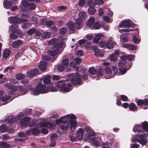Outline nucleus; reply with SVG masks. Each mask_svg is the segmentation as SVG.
<instances>
[{
    "label": "nucleus",
    "instance_id": "f257e3e1",
    "mask_svg": "<svg viewBox=\"0 0 148 148\" xmlns=\"http://www.w3.org/2000/svg\"><path fill=\"white\" fill-rule=\"evenodd\" d=\"M55 85L56 88L53 86V84H51L48 87L50 91L56 92L59 90L62 91L66 92L71 90L73 87L71 83H66L65 80L58 81L55 83Z\"/></svg>",
    "mask_w": 148,
    "mask_h": 148
},
{
    "label": "nucleus",
    "instance_id": "f03ea898",
    "mask_svg": "<svg viewBox=\"0 0 148 148\" xmlns=\"http://www.w3.org/2000/svg\"><path fill=\"white\" fill-rule=\"evenodd\" d=\"M48 86H47V89L45 85L39 83L35 88L32 89V93L35 95H38L40 94H42L50 91L48 88Z\"/></svg>",
    "mask_w": 148,
    "mask_h": 148
},
{
    "label": "nucleus",
    "instance_id": "7ed1b4c3",
    "mask_svg": "<svg viewBox=\"0 0 148 148\" xmlns=\"http://www.w3.org/2000/svg\"><path fill=\"white\" fill-rule=\"evenodd\" d=\"M36 5L33 3H29L27 0H22L20 5V10L25 12L35 9Z\"/></svg>",
    "mask_w": 148,
    "mask_h": 148
},
{
    "label": "nucleus",
    "instance_id": "20e7f679",
    "mask_svg": "<svg viewBox=\"0 0 148 148\" xmlns=\"http://www.w3.org/2000/svg\"><path fill=\"white\" fill-rule=\"evenodd\" d=\"M58 40L56 38L51 39L48 42L49 44L52 45L53 47L59 54L62 51L63 49L61 48L63 46L64 43L62 42H57Z\"/></svg>",
    "mask_w": 148,
    "mask_h": 148
},
{
    "label": "nucleus",
    "instance_id": "39448f33",
    "mask_svg": "<svg viewBox=\"0 0 148 148\" xmlns=\"http://www.w3.org/2000/svg\"><path fill=\"white\" fill-rule=\"evenodd\" d=\"M69 79L72 84L79 86L82 84L81 76L78 73H74L70 75Z\"/></svg>",
    "mask_w": 148,
    "mask_h": 148
},
{
    "label": "nucleus",
    "instance_id": "423d86ee",
    "mask_svg": "<svg viewBox=\"0 0 148 148\" xmlns=\"http://www.w3.org/2000/svg\"><path fill=\"white\" fill-rule=\"evenodd\" d=\"M9 20L11 23L14 24L20 23L28 21V20L23 19L21 18H17L16 17H10Z\"/></svg>",
    "mask_w": 148,
    "mask_h": 148
},
{
    "label": "nucleus",
    "instance_id": "0eeeda50",
    "mask_svg": "<svg viewBox=\"0 0 148 148\" xmlns=\"http://www.w3.org/2000/svg\"><path fill=\"white\" fill-rule=\"evenodd\" d=\"M119 26L120 27L130 28L133 27L134 25L130 20H125L120 23Z\"/></svg>",
    "mask_w": 148,
    "mask_h": 148
},
{
    "label": "nucleus",
    "instance_id": "6e6552de",
    "mask_svg": "<svg viewBox=\"0 0 148 148\" xmlns=\"http://www.w3.org/2000/svg\"><path fill=\"white\" fill-rule=\"evenodd\" d=\"M29 121V118L28 117H25L22 119L20 121V123L22 128L27 127Z\"/></svg>",
    "mask_w": 148,
    "mask_h": 148
},
{
    "label": "nucleus",
    "instance_id": "1a4fd4ad",
    "mask_svg": "<svg viewBox=\"0 0 148 148\" xmlns=\"http://www.w3.org/2000/svg\"><path fill=\"white\" fill-rule=\"evenodd\" d=\"M28 77L30 78L33 77L37 75L39 73V70L38 69H34L30 72L28 71Z\"/></svg>",
    "mask_w": 148,
    "mask_h": 148
},
{
    "label": "nucleus",
    "instance_id": "9d476101",
    "mask_svg": "<svg viewBox=\"0 0 148 148\" xmlns=\"http://www.w3.org/2000/svg\"><path fill=\"white\" fill-rule=\"evenodd\" d=\"M114 143V140L112 138L110 142L107 141L103 143L101 145L102 148H111Z\"/></svg>",
    "mask_w": 148,
    "mask_h": 148
},
{
    "label": "nucleus",
    "instance_id": "9b49d317",
    "mask_svg": "<svg viewBox=\"0 0 148 148\" xmlns=\"http://www.w3.org/2000/svg\"><path fill=\"white\" fill-rule=\"evenodd\" d=\"M93 49L94 51V55L96 56L100 57L103 56V53L97 47H94Z\"/></svg>",
    "mask_w": 148,
    "mask_h": 148
},
{
    "label": "nucleus",
    "instance_id": "f8f14e48",
    "mask_svg": "<svg viewBox=\"0 0 148 148\" xmlns=\"http://www.w3.org/2000/svg\"><path fill=\"white\" fill-rule=\"evenodd\" d=\"M95 19L94 17H90L88 21L86 22V24L87 27H89L90 29H93V25H94Z\"/></svg>",
    "mask_w": 148,
    "mask_h": 148
},
{
    "label": "nucleus",
    "instance_id": "ddd939ff",
    "mask_svg": "<svg viewBox=\"0 0 148 148\" xmlns=\"http://www.w3.org/2000/svg\"><path fill=\"white\" fill-rule=\"evenodd\" d=\"M131 66L132 65L130 64L127 65L126 67H119V73L122 75L125 74L126 72L127 71L131 68Z\"/></svg>",
    "mask_w": 148,
    "mask_h": 148
},
{
    "label": "nucleus",
    "instance_id": "4468645a",
    "mask_svg": "<svg viewBox=\"0 0 148 148\" xmlns=\"http://www.w3.org/2000/svg\"><path fill=\"white\" fill-rule=\"evenodd\" d=\"M13 3L14 2L12 0H5L3 2V5L4 8L8 9L12 7Z\"/></svg>",
    "mask_w": 148,
    "mask_h": 148
},
{
    "label": "nucleus",
    "instance_id": "2eb2a0df",
    "mask_svg": "<svg viewBox=\"0 0 148 148\" xmlns=\"http://www.w3.org/2000/svg\"><path fill=\"white\" fill-rule=\"evenodd\" d=\"M47 63L45 61H42L38 65L39 69L41 71H44L47 69Z\"/></svg>",
    "mask_w": 148,
    "mask_h": 148
},
{
    "label": "nucleus",
    "instance_id": "dca6fc26",
    "mask_svg": "<svg viewBox=\"0 0 148 148\" xmlns=\"http://www.w3.org/2000/svg\"><path fill=\"white\" fill-rule=\"evenodd\" d=\"M99 137H94L92 141V143L93 145L94 146L97 147V146H100L101 145L99 142V140H100Z\"/></svg>",
    "mask_w": 148,
    "mask_h": 148
},
{
    "label": "nucleus",
    "instance_id": "f3484780",
    "mask_svg": "<svg viewBox=\"0 0 148 148\" xmlns=\"http://www.w3.org/2000/svg\"><path fill=\"white\" fill-rule=\"evenodd\" d=\"M84 132V130L82 128L79 129L77 131V136L79 140H81L82 138Z\"/></svg>",
    "mask_w": 148,
    "mask_h": 148
},
{
    "label": "nucleus",
    "instance_id": "a211bd4d",
    "mask_svg": "<svg viewBox=\"0 0 148 148\" xmlns=\"http://www.w3.org/2000/svg\"><path fill=\"white\" fill-rule=\"evenodd\" d=\"M69 127V123L67 122H64L60 126V127L62 130H67Z\"/></svg>",
    "mask_w": 148,
    "mask_h": 148
},
{
    "label": "nucleus",
    "instance_id": "6ab92c4d",
    "mask_svg": "<svg viewBox=\"0 0 148 148\" xmlns=\"http://www.w3.org/2000/svg\"><path fill=\"white\" fill-rule=\"evenodd\" d=\"M67 27L70 31H73L75 29V24L72 21H70L66 25Z\"/></svg>",
    "mask_w": 148,
    "mask_h": 148
},
{
    "label": "nucleus",
    "instance_id": "aec40b11",
    "mask_svg": "<svg viewBox=\"0 0 148 148\" xmlns=\"http://www.w3.org/2000/svg\"><path fill=\"white\" fill-rule=\"evenodd\" d=\"M51 77L50 75H47L44 77L43 82L45 84H48L51 83Z\"/></svg>",
    "mask_w": 148,
    "mask_h": 148
},
{
    "label": "nucleus",
    "instance_id": "412c9836",
    "mask_svg": "<svg viewBox=\"0 0 148 148\" xmlns=\"http://www.w3.org/2000/svg\"><path fill=\"white\" fill-rule=\"evenodd\" d=\"M123 47L124 48H128L129 49L131 50H135L136 49V46L130 44H125L123 45Z\"/></svg>",
    "mask_w": 148,
    "mask_h": 148
},
{
    "label": "nucleus",
    "instance_id": "4be33fe9",
    "mask_svg": "<svg viewBox=\"0 0 148 148\" xmlns=\"http://www.w3.org/2000/svg\"><path fill=\"white\" fill-rule=\"evenodd\" d=\"M23 43V41L20 40L15 41L12 44V47L14 48H17L19 45H22Z\"/></svg>",
    "mask_w": 148,
    "mask_h": 148
},
{
    "label": "nucleus",
    "instance_id": "5701e85b",
    "mask_svg": "<svg viewBox=\"0 0 148 148\" xmlns=\"http://www.w3.org/2000/svg\"><path fill=\"white\" fill-rule=\"evenodd\" d=\"M129 109L130 110L132 111H136L138 108L136 105L134 103H131L129 106Z\"/></svg>",
    "mask_w": 148,
    "mask_h": 148
},
{
    "label": "nucleus",
    "instance_id": "b1692460",
    "mask_svg": "<svg viewBox=\"0 0 148 148\" xmlns=\"http://www.w3.org/2000/svg\"><path fill=\"white\" fill-rule=\"evenodd\" d=\"M135 56L132 55H124L122 56L123 59H126V60H128L129 61H132L134 60Z\"/></svg>",
    "mask_w": 148,
    "mask_h": 148
},
{
    "label": "nucleus",
    "instance_id": "393cba45",
    "mask_svg": "<svg viewBox=\"0 0 148 148\" xmlns=\"http://www.w3.org/2000/svg\"><path fill=\"white\" fill-rule=\"evenodd\" d=\"M120 59L121 60L119 62V67H126L125 66L126 65V59H122V56H121Z\"/></svg>",
    "mask_w": 148,
    "mask_h": 148
},
{
    "label": "nucleus",
    "instance_id": "a878e982",
    "mask_svg": "<svg viewBox=\"0 0 148 148\" xmlns=\"http://www.w3.org/2000/svg\"><path fill=\"white\" fill-rule=\"evenodd\" d=\"M10 145L7 143L3 141L0 142V148H10Z\"/></svg>",
    "mask_w": 148,
    "mask_h": 148
},
{
    "label": "nucleus",
    "instance_id": "bb28decb",
    "mask_svg": "<svg viewBox=\"0 0 148 148\" xmlns=\"http://www.w3.org/2000/svg\"><path fill=\"white\" fill-rule=\"evenodd\" d=\"M11 52V51L9 49H5L3 53V57L4 58H7L10 56Z\"/></svg>",
    "mask_w": 148,
    "mask_h": 148
},
{
    "label": "nucleus",
    "instance_id": "cd10ccee",
    "mask_svg": "<svg viewBox=\"0 0 148 148\" xmlns=\"http://www.w3.org/2000/svg\"><path fill=\"white\" fill-rule=\"evenodd\" d=\"M101 37L102 35L101 34H97L93 39V42L96 43H98L99 41L100 40Z\"/></svg>",
    "mask_w": 148,
    "mask_h": 148
},
{
    "label": "nucleus",
    "instance_id": "c85d7f7f",
    "mask_svg": "<svg viewBox=\"0 0 148 148\" xmlns=\"http://www.w3.org/2000/svg\"><path fill=\"white\" fill-rule=\"evenodd\" d=\"M88 11L90 14L93 15L95 13L96 10L93 6H90L88 8Z\"/></svg>",
    "mask_w": 148,
    "mask_h": 148
},
{
    "label": "nucleus",
    "instance_id": "c756f323",
    "mask_svg": "<svg viewBox=\"0 0 148 148\" xmlns=\"http://www.w3.org/2000/svg\"><path fill=\"white\" fill-rule=\"evenodd\" d=\"M32 135L34 136H37L38 135L40 132V130L36 128L32 129Z\"/></svg>",
    "mask_w": 148,
    "mask_h": 148
},
{
    "label": "nucleus",
    "instance_id": "7c9ffc66",
    "mask_svg": "<svg viewBox=\"0 0 148 148\" xmlns=\"http://www.w3.org/2000/svg\"><path fill=\"white\" fill-rule=\"evenodd\" d=\"M70 121L71 126L70 128L71 130L73 128L74 130L77 125V122L75 120H70Z\"/></svg>",
    "mask_w": 148,
    "mask_h": 148
},
{
    "label": "nucleus",
    "instance_id": "2f4dec72",
    "mask_svg": "<svg viewBox=\"0 0 148 148\" xmlns=\"http://www.w3.org/2000/svg\"><path fill=\"white\" fill-rule=\"evenodd\" d=\"M69 64V60L68 58L66 57H64L62 59V64L65 66H68Z\"/></svg>",
    "mask_w": 148,
    "mask_h": 148
},
{
    "label": "nucleus",
    "instance_id": "473e14b6",
    "mask_svg": "<svg viewBox=\"0 0 148 148\" xmlns=\"http://www.w3.org/2000/svg\"><path fill=\"white\" fill-rule=\"evenodd\" d=\"M48 53L49 55L52 56L53 57L55 56L57 54H59L56 51H53L52 50H49L48 51Z\"/></svg>",
    "mask_w": 148,
    "mask_h": 148
},
{
    "label": "nucleus",
    "instance_id": "72a5a7b5",
    "mask_svg": "<svg viewBox=\"0 0 148 148\" xmlns=\"http://www.w3.org/2000/svg\"><path fill=\"white\" fill-rule=\"evenodd\" d=\"M143 129L145 131L148 132V123L147 121L143 122L142 124Z\"/></svg>",
    "mask_w": 148,
    "mask_h": 148
},
{
    "label": "nucleus",
    "instance_id": "f704fd0d",
    "mask_svg": "<svg viewBox=\"0 0 148 148\" xmlns=\"http://www.w3.org/2000/svg\"><path fill=\"white\" fill-rule=\"evenodd\" d=\"M67 29L66 28L63 27L61 28L59 30V33L61 35L65 34L67 32Z\"/></svg>",
    "mask_w": 148,
    "mask_h": 148
},
{
    "label": "nucleus",
    "instance_id": "c9c22d12",
    "mask_svg": "<svg viewBox=\"0 0 148 148\" xmlns=\"http://www.w3.org/2000/svg\"><path fill=\"white\" fill-rule=\"evenodd\" d=\"M31 26V25L29 23H23L21 25L23 28L25 29L29 28Z\"/></svg>",
    "mask_w": 148,
    "mask_h": 148
},
{
    "label": "nucleus",
    "instance_id": "e433bc0d",
    "mask_svg": "<svg viewBox=\"0 0 148 148\" xmlns=\"http://www.w3.org/2000/svg\"><path fill=\"white\" fill-rule=\"evenodd\" d=\"M106 48L109 49H112L114 47V44L112 42H110L108 41H106Z\"/></svg>",
    "mask_w": 148,
    "mask_h": 148
},
{
    "label": "nucleus",
    "instance_id": "4c0bfd02",
    "mask_svg": "<svg viewBox=\"0 0 148 148\" xmlns=\"http://www.w3.org/2000/svg\"><path fill=\"white\" fill-rule=\"evenodd\" d=\"M88 71L92 75L95 74L97 72L96 69L93 67L90 68L88 69Z\"/></svg>",
    "mask_w": 148,
    "mask_h": 148
},
{
    "label": "nucleus",
    "instance_id": "58836bf2",
    "mask_svg": "<svg viewBox=\"0 0 148 148\" xmlns=\"http://www.w3.org/2000/svg\"><path fill=\"white\" fill-rule=\"evenodd\" d=\"M8 128L4 125H3L0 126V130L2 133L6 132Z\"/></svg>",
    "mask_w": 148,
    "mask_h": 148
},
{
    "label": "nucleus",
    "instance_id": "ea45409f",
    "mask_svg": "<svg viewBox=\"0 0 148 148\" xmlns=\"http://www.w3.org/2000/svg\"><path fill=\"white\" fill-rule=\"evenodd\" d=\"M66 119V116H63L62 117H60V118L57 119L56 120V124H62L64 122L63 120L62 119Z\"/></svg>",
    "mask_w": 148,
    "mask_h": 148
},
{
    "label": "nucleus",
    "instance_id": "a19ab883",
    "mask_svg": "<svg viewBox=\"0 0 148 148\" xmlns=\"http://www.w3.org/2000/svg\"><path fill=\"white\" fill-rule=\"evenodd\" d=\"M106 41L101 40L100 41L99 43V46L101 48H105L106 47Z\"/></svg>",
    "mask_w": 148,
    "mask_h": 148
},
{
    "label": "nucleus",
    "instance_id": "79ce46f5",
    "mask_svg": "<svg viewBox=\"0 0 148 148\" xmlns=\"http://www.w3.org/2000/svg\"><path fill=\"white\" fill-rule=\"evenodd\" d=\"M11 97L10 96L8 95H4L1 97V99L3 102H5L10 99Z\"/></svg>",
    "mask_w": 148,
    "mask_h": 148
},
{
    "label": "nucleus",
    "instance_id": "37998d69",
    "mask_svg": "<svg viewBox=\"0 0 148 148\" xmlns=\"http://www.w3.org/2000/svg\"><path fill=\"white\" fill-rule=\"evenodd\" d=\"M65 66L63 65V64H61L57 66V69L60 72H62L65 69Z\"/></svg>",
    "mask_w": 148,
    "mask_h": 148
},
{
    "label": "nucleus",
    "instance_id": "c03bdc74",
    "mask_svg": "<svg viewBox=\"0 0 148 148\" xmlns=\"http://www.w3.org/2000/svg\"><path fill=\"white\" fill-rule=\"evenodd\" d=\"M86 13L85 12H80L79 14V18L83 20L86 17Z\"/></svg>",
    "mask_w": 148,
    "mask_h": 148
},
{
    "label": "nucleus",
    "instance_id": "a18cd8bd",
    "mask_svg": "<svg viewBox=\"0 0 148 148\" xmlns=\"http://www.w3.org/2000/svg\"><path fill=\"white\" fill-rule=\"evenodd\" d=\"M100 25L99 21L96 22L93 25L92 29H98L100 28Z\"/></svg>",
    "mask_w": 148,
    "mask_h": 148
},
{
    "label": "nucleus",
    "instance_id": "49530a36",
    "mask_svg": "<svg viewBox=\"0 0 148 148\" xmlns=\"http://www.w3.org/2000/svg\"><path fill=\"white\" fill-rule=\"evenodd\" d=\"M66 118H69L70 120H74L76 119V117L75 116L74 114H67L65 115Z\"/></svg>",
    "mask_w": 148,
    "mask_h": 148
},
{
    "label": "nucleus",
    "instance_id": "de8ad7c7",
    "mask_svg": "<svg viewBox=\"0 0 148 148\" xmlns=\"http://www.w3.org/2000/svg\"><path fill=\"white\" fill-rule=\"evenodd\" d=\"M87 4L88 5L92 6H95L96 4L95 1L93 0H88Z\"/></svg>",
    "mask_w": 148,
    "mask_h": 148
},
{
    "label": "nucleus",
    "instance_id": "09e8293b",
    "mask_svg": "<svg viewBox=\"0 0 148 148\" xmlns=\"http://www.w3.org/2000/svg\"><path fill=\"white\" fill-rule=\"evenodd\" d=\"M16 78L18 79H22L25 78L24 75L22 74L19 73L17 74L15 76Z\"/></svg>",
    "mask_w": 148,
    "mask_h": 148
},
{
    "label": "nucleus",
    "instance_id": "8fccbe9b",
    "mask_svg": "<svg viewBox=\"0 0 148 148\" xmlns=\"http://www.w3.org/2000/svg\"><path fill=\"white\" fill-rule=\"evenodd\" d=\"M36 31V29L34 28H32L29 30L27 34L29 35H31L34 34Z\"/></svg>",
    "mask_w": 148,
    "mask_h": 148
},
{
    "label": "nucleus",
    "instance_id": "3c124183",
    "mask_svg": "<svg viewBox=\"0 0 148 148\" xmlns=\"http://www.w3.org/2000/svg\"><path fill=\"white\" fill-rule=\"evenodd\" d=\"M18 90L17 87L13 85L11 89H10L11 91L10 93L11 94H13L14 93V92H16Z\"/></svg>",
    "mask_w": 148,
    "mask_h": 148
},
{
    "label": "nucleus",
    "instance_id": "603ef678",
    "mask_svg": "<svg viewBox=\"0 0 148 148\" xmlns=\"http://www.w3.org/2000/svg\"><path fill=\"white\" fill-rule=\"evenodd\" d=\"M138 142L143 145H145L147 143V140L144 139H140L138 140Z\"/></svg>",
    "mask_w": 148,
    "mask_h": 148
},
{
    "label": "nucleus",
    "instance_id": "864d4df0",
    "mask_svg": "<svg viewBox=\"0 0 148 148\" xmlns=\"http://www.w3.org/2000/svg\"><path fill=\"white\" fill-rule=\"evenodd\" d=\"M18 25L16 24H14L11 27V30L13 32L18 29Z\"/></svg>",
    "mask_w": 148,
    "mask_h": 148
},
{
    "label": "nucleus",
    "instance_id": "5fc2aeb1",
    "mask_svg": "<svg viewBox=\"0 0 148 148\" xmlns=\"http://www.w3.org/2000/svg\"><path fill=\"white\" fill-rule=\"evenodd\" d=\"M18 88L20 91L22 92L24 94H26L27 92V90L22 86H19Z\"/></svg>",
    "mask_w": 148,
    "mask_h": 148
},
{
    "label": "nucleus",
    "instance_id": "6e6d98bb",
    "mask_svg": "<svg viewBox=\"0 0 148 148\" xmlns=\"http://www.w3.org/2000/svg\"><path fill=\"white\" fill-rule=\"evenodd\" d=\"M121 99L123 101H127L128 98L127 96L124 95H121L120 96Z\"/></svg>",
    "mask_w": 148,
    "mask_h": 148
},
{
    "label": "nucleus",
    "instance_id": "4d7b16f0",
    "mask_svg": "<svg viewBox=\"0 0 148 148\" xmlns=\"http://www.w3.org/2000/svg\"><path fill=\"white\" fill-rule=\"evenodd\" d=\"M32 109H27L25 111V113L26 115H29L32 114Z\"/></svg>",
    "mask_w": 148,
    "mask_h": 148
},
{
    "label": "nucleus",
    "instance_id": "13d9d810",
    "mask_svg": "<svg viewBox=\"0 0 148 148\" xmlns=\"http://www.w3.org/2000/svg\"><path fill=\"white\" fill-rule=\"evenodd\" d=\"M136 102L138 106H141L143 105V100L138 99Z\"/></svg>",
    "mask_w": 148,
    "mask_h": 148
},
{
    "label": "nucleus",
    "instance_id": "bf43d9fd",
    "mask_svg": "<svg viewBox=\"0 0 148 148\" xmlns=\"http://www.w3.org/2000/svg\"><path fill=\"white\" fill-rule=\"evenodd\" d=\"M50 36V33L49 32H46L42 34V37L44 39L47 38Z\"/></svg>",
    "mask_w": 148,
    "mask_h": 148
},
{
    "label": "nucleus",
    "instance_id": "052dcab7",
    "mask_svg": "<svg viewBox=\"0 0 148 148\" xmlns=\"http://www.w3.org/2000/svg\"><path fill=\"white\" fill-rule=\"evenodd\" d=\"M11 138V137L8 134H4L3 136L2 139L4 140L10 139Z\"/></svg>",
    "mask_w": 148,
    "mask_h": 148
},
{
    "label": "nucleus",
    "instance_id": "680f3d73",
    "mask_svg": "<svg viewBox=\"0 0 148 148\" xmlns=\"http://www.w3.org/2000/svg\"><path fill=\"white\" fill-rule=\"evenodd\" d=\"M70 64L71 66H72L75 68H77L76 71H79V67L78 66H77L76 65L74 62H71L70 63Z\"/></svg>",
    "mask_w": 148,
    "mask_h": 148
},
{
    "label": "nucleus",
    "instance_id": "e2e57ef3",
    "mask_svg": "<svg viewBox=\"0 0 148 148\" xmlns=\"http://www.w3.org/2000/svg\"><path fill=\"white\" fill-rule=\"evenodd\" d=\"M117 57L114 55V54H112L110 56V60L112 61H115L117 59Z\"/></svg>",
    "mask_w": 148,
    "mask_h": 148
},
{
    "label": "nucleus",
    "instance_id": "0e129e2a",
    "mask_svg": "<svg viewBox=\"0 0 148 148\" xmlns=\"http://www.w3.org/2000/svg\"><path fill=\"white\" fill-rule=\"evenodd\" d=\"M133 41L134 43H139L140 40L138 38H137L136 36H134L133 37Z\"/></svg>",
    "mask_w": 148,
    "mask_h": 148
},
{
    "label": "nucleus",
    "instance_id": "69168bd1",
    "mask_svg": "<svg viewBox=\"0 0 148 148\" xmlns=\"http://www.w3.org/2000/svg\"><path fill=\"white\" fill-rule=\"evenodd\" d=\"M54 24V22L51 21H47L46 23V25L48 27H50L53 25Z\"/></svg>",
    "mask_w": 148,
    "mask_h": 148
},
{
    "label": "nucleus",
    "instance_id": "338daca9",
    "mask_svg": "<svg viewBox=\"0 0 148 148\" xmlns=\"http://www.w3.org/2000/svg\"><path fill=\"white\" fill-rule=\"evenodd\" d=\"M105 70L106 73H112V70L109 67H106Z\"/></svg>",
    "mask_w": 148,
    "mask_h": 148
},
{
    "label": "nucleus",
    "instance_id": "774afa93",
    "mask_svg": "<svg viewBox=\"0 0 148 148\" xmlns=\"http://www.w3.org/2000/svg\"><path fill=\"white\" fill-rule=\"evenodd\" d=\"M16 121V119L15 118L12 117L8 121L7 123H13L14 122H15Z\"/></svg>",
    "mask_w": 148,
    "mask_h": 148
}]
</instances>
